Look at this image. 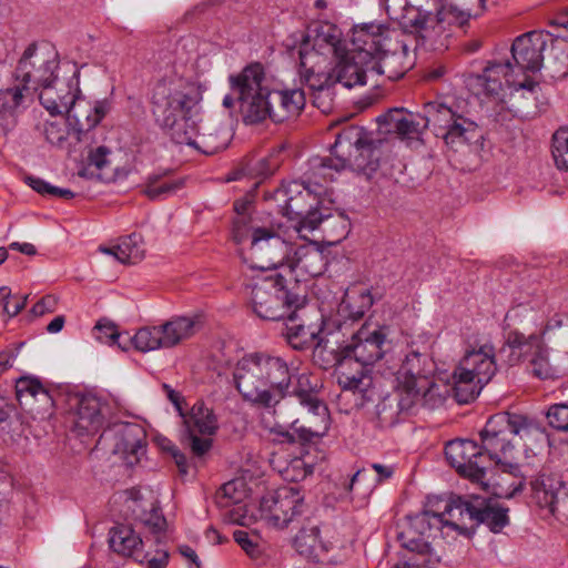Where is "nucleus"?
Returning a JSON list of instances; mask_svg holds the SVG:
<instances>
[{"label": "nucleus", "instance_id": "5fc2aeb1", "mask_svg": "<svg viewBox=\"0 0 568 568\" xmlns=\"http://www.w3.org/2000/svg\"><path fill=\"white\" fill-rule=\"evenodd\" d=\"M551 154L558 170L568 171V126L552 135Z\"/></svg>", "mask_w": 568, "mask_h": 568}, {"label": "nucleus", "instance_id": "f3484780", "mask_svg": "<svg viewBox=\"0 0 568 568\" xmlns=\"http://www.w3.org/2000/svg\"><path fill=\"white\" fill-rule=\"evenodd\" d=\"M445 455L449 464L463 477L480 485L484 489L489 487L487 474L489 466L485 453L471 439H454L446 444Z\"/></svg>", "mask_w": 568, "mask_h": 568}, {"label": "nucleus", "instance_id": "f704fd0d", "mask_svg": "<svg viewBox=\"0 0 568 568\" xmlns=\"http://www.w3.org/2000/svg\"><path fill=\"white\" fill-rule=\"evenodd\" d=\"M291 270L298 268L303 273L316 277L322 275L328 265V257L325 250L315 243H307L298 246L293 252V257L287 260Z\"/></svg>", "mask_w": 568, "mask_h": 568}, {"label": "nucleus", "instance_id": "774afa93", "mask_svg": "<svg viewBox=\"0 0 568 568\" xmlns=\"http://www.w3.org/2000/svg\"><path fill=\"white\" fill-rule=\"evenodd\" d=\"M14 407L8 403L4 402L2 397H0V427L3 430H12L17 432V428H12L11 425L13 420L11 419L12 414L14 413Z\"/></svg>", "mask_w": 568, "mask_h": 568}, {"label": "nucleus", "instance_id": "a211bd4d", "mask_svg": "<svg viewBox=\"0 0 568 568\" xmlns=\"http://www.w3.org/2000/svg\"><path fill=\"white\" fill-rule=\"evenodd\" d=\"M184 426V442L194 457L201 458L212 448L210 436L217 430V420L204 403H195L190 412L180 414Z\"/></svg>", "mask_w": 568, "mask_h": 568}, {"label": "nucleus", "instance_id": "aec40b11", "mask_svg": "<svg viewBox=\"0 0 568 568\" xmlns=\"http://www.w3.org/2000/svg\"><path fill=\"white\" fill-rule=\"evenodd\" d=\"M375 148V141L362 126L348 125L337 133L331 153L337 158L336 165L339 168L365 169L366 164L361 158H365V154L371 153Z\"/></svg>", "mask_w": 568, "mask_h": 568}, {"label": "nucleus", "instance_id": "6ab92c4d", "mask_svg": "<svg viewBox=\"0 0 568 568\" xmlns=\"http://www.w3.org/2000/svg\"><path fill=\"white\" fill-rule=\"evenodd\" d=\"M435 372V363L432 358L430 346L426 341H413L407 346V353L397 371L398 388L405 394L415 396L418 384H427Z\"/></svg>", "mask_w": 568, "mask_h": 568}, {"label": "nucleus", "instance_id": "ea45409f", "mask_svg": "<svg viewBox=\"0 0 568 568\" xmlns=\"http://www.w3.org/2000/svg\"><path fill=\"white\" fill-rule=\"evenodd\" d=\"M473 506H475V496L452 498L446 503L444 510L439 511L443 515L444 527H450L465 535L467 532L465 519L474 523Z\"/></svg>", "mask_w": 568, "mask_h": 568}, {"label": "nucleus", "instance_id": "58836bf2", "mask_svg": "<svg viewBox=\"0 0 568 568\" xmlns=\"http://www.w3.org/2000/svg\"><path fill=\"white\" fill-rule=\"evenodd\" d=\"M320 532L318 524L307 519L294 537L293 547L305 558L318 559L322 554L328 550Z\"/></svg>", "mask_w": 568, "mask_h": 568}, {"label": "nucleus", "instance_id": "423d86ee", "mask_svg": "<svg viewBox=\"0 0 568 568\" xmlns=\"http://www.w3.org/2000/svg\"><path fill=\"white\" fill-rule=\"evenodd\" d=\"M286 196L285 200V214L291 220H298L296 231L303 233L304 231L312 232L322 226L324 232L334 231L336 229L335 239L338 242L344 239L349 232V220L343 213L324 214L312 204H307L308 200H315V194H321L320 190L310 187L304 182L293 181L284 185L277 191Z\"/></svg>", "mask_w": 568, "mask_h": 568}, {"label": "nucleus", "instance_id": "ddd939ff", "mask_svg": "<svg viewBox=\"0 0 568 568\" xmlns=\"http://www.w3.org/2000/svg\"><path fill=\"white\" fill-rule=\"evenodd\" d=\"M443 527V515L437 510L427 509L408 517V527L399 534L398 538L402 546L412 554L405 556L408 558L409 565H432L435 562L428 538L434 529L440 530Z\"/></svg>", "mask_w": 568, "mask_h": 568}, {"label": "nucleus", "instance_id": "c9c22d12", "mask_svg": "<svg viewBox=\"0 0 568 568\" xmlns=\"http://www.w3.org/2000/svg\"><path fill=\"white\" fill-rule=\"evenodd\" d=\"M473 515L475 525H485L494 534L509 525L508 508L493 499L475 496Z\"/></svg>", "mask_w": 568, "mask_h": 568}, {"label": "nucleus", "instance_id": "864d4df0", "mask_svg": "<svg viewBox=\"0 0 568 568\" xmlns=\"http://www.w3.org/2000/svg\"><path fill=\"white\" fill-rule=\"evenodd\" d=\"M43 135L48 143L52 146L63 149L67 144L68 136L71 134L72 128L68 120L47 121L43 124Z\"/></svg>", "mask_w": 568, "mask_h": 568}, {"label": "nucleus", "instance_id": "8fccbe9b", "mask_svg": "<svg viewBox=\"0 0 568 568\" xmlns=\"http://www.w3.org/2000/svg\"><path fill=\"white\" fill-rule=\"evenodd\" d=\"M126 343L143 353L165 348L161 325L141 327L132 337L126 336Z\"/></svg>", "mask_w": 568, "mask_h": 568}, {"label": "nucleus", "instance_id": "680f3d73", "mask_svg": "<svg viewBox=\"0 0 568 568\" xmlns=\"http://www.w3.org/2000/svg\"><path fill=\"white\" fill-rule=\"evenodd\" d=\"M139 520L155 535V541L159 542V534L164 531L166 520L161 514V510L154 506L151 507L149 513H144L138 517Z\"/></svg>", "mask_w": 568, "mask_h": 568}, {"label": "nucleus", "instance_id": "603ef678", "mask_svg": "<svg viewBox=\"0 0 568 568\" xmlns=\"http://www.w3.org/2000/svg\"><path fill=\"white\" fill-rule=\"evenodd\" d=\"M527 363L530 373L540 379L554 378L558 374L557 369L549 362L548 348L545 343L535 353H531V357Z\"/></svg>", "mask_w": 568, "mask_h": 568}, {"label": "nucleus", "instance_id": "052dcab7", "mask_svg": "<svg viewBox=\"0 0 568 568\" xmlns=\"http://www.w3.org/2000/svg\"><path fill=\"white\" fill-rule=\"evenodd\" d=\"M280 417L283 418V419H286L290 423L292 432L285 430L282 427L273 428L271 432L274 435H276L275 440L278 442V443H286V444L300 443L302 445H305V444L314 443L317 439L322 438L327 433V430H328V428H327L323 434L317 435V436H312L308 439L304 440V439L301 438L300 432L296 430V428L293 426L292 419H288V418L283 417V416H280Z\"/></svg>", "mask_w": 568, "mask_h": 568}, {"label": "nucleus", "instance_id": "b1692460", "mask_svg": "<svg viewBox=\"0 0 568 568\" xmlns=\"http://www.w3.org/2000/svg\"><path fill=\"white\" fill-rule=\"evenodd\" d=\"M549 33L530 31L517 37L511 45V55L516 67L523 72H537L542 67V51Z\"/></svg>", "mask_w": 568, "mask_h": 568}, {"label": "nucleus", "instance_id": "13d9d810", "mask_svg": "<svg viewBox=\"0 0 568 568\" xmlns=\"http://www.w3.org/2000/svg\"><path fill=\"white\" fill-rule=\"evenodd\" d=\"M514 68L511 63L507 60L505 62H490L485 69L481 78L505 80V84L507 87L515 85L516 79L514 78Z\"/></svg>", "mask_w": 568, "mask_h": 568}, {"label": "nucleus", "instance_id": "bb28decb", "mask_svg": "<svg viewBox=\"0 0 568 568\" xmlns=\"http://www.w3.org/2000/svg\"><path fill=\"white\" fill-rule=\"evenodd\" d=\"M108 111L109 104L105 101H98L93 106L84 101L75 102L67 113V118L77 142H82Z\"/></svg>", "mask_w": 568, "mask_h": 568}, {"label": "nucleus", "instance_id": "de8ad7c7", "mask_svg": "<svg viewBox=\"0 0 568 568\" xmlns=\"http://www.w3.org/2000/svg\"><path fill=\"white\" fill-rule=\"evenodd\" d=\"M415 390H417L415 396H413V394H406L412 400V406L420 403L429 409H435L444 405L447 397L450 395L449 385L437 384L433 382L432 378H428L425 385L423 383L418 384Z\"/></svg>", "mask_w": 568, "mask_h": 568}, {"label": "nucleus", "instance_id": "0eeeda50", "mask_svg": "<svg viewBox=\"0 0 568 568\" xmlns=\"http://www.w3.org/2000/svg\"><path fill=\"white\" fill-rule=\"evenodd\" d=\"M338 332L322 337L313 351L314 361L324 369L335 367L337 383L344 390L359 393L362 404L372 400V366L358 363L338 352Z\"/></svg>", "mask_w": 568, "mask_h": 568}, {"label": "nucleus", "instance_id": "72a5a7b5", "mask_svg": "<svg viewBox=\"0 0 568 568\" xmlns=\"http://www.w3.org/2000/svg\"><path fill=\"white\" fill-rule=\"evenodd\" d=\"M110 548L122 556L131 557L136 562H142L144 556V541L130 525L120 524L110 529Z\"/></svg>", "mask_w": 568, "mask_h": 568}, {"label": "nucleus", "instance_id": "338daca9", "mask_svg": "<svg viewBox=\"0 0 568 568\" xmlns=\"http://www.w3.org/2000/svg\"><path fill=\"white\" fill-rule=\"evenodd\" d=\"M58 300L53 295H45L38 301L31 308V314L34 317L42 316L47 313H53L57 308Z\"/></svg>", "mask_w": 568, "mask_h": 568}, {"label": "nucleus", "instance_id": "4468645a", "mask_svg": "<svg viewBox=\"0 0 568 568\" xmlns=\"http://www.w3.org/2000/svg\"><path fill=\"white\" fill-rule=\"evenodd\" d=\"M298 54L301 82L312 91L313 104L323 113H329L334 106L335 83L326 72L327 58L316 50H301Z\"/></svg>", "mask_w": 568, "mask_h": 568}, {"label": "nucleus", "instance_id": "2eb2a0df", "mask_svg": "<svg viewBox=\"0 0 568 568\" xmlns=\"http://www.w3.org/2000/svg\"><path fill=\"white\" fill-rule=\"evenodd\" d=\"M247 253L239 250L241 258L250 262L252 268L272 270L290 260L292 246L271 229H254Z\"/></svg>", "mask_w": 568, "mask_h": 568}, {"label": "nucleus", "instance_id": "4d7b16f0", "mask_svg": "<svg viewBox=\"0 0 568 568\" xmlns=\"http://www.w3.org/2000/svg\"><path fill=\"white\" fill-rule=\"evenodd\" d=\"M412 6H415L429 17H434L437 26H440L447 20V16L452 11L443 4V0H410Z\"/></svg>", "mask_w": 568, "mask_h": 568}, {"label": "nucleus", "instance_id": "09e8293b", "mask_svg": "<svg viewBox=\"0 0 568 568\" xmlns=\"http://www.w3.org/2000/svg\"><path fill=\"white\" fill-rule=\"evenodd\" d=\"M453 378L454 385L449 386L450 394L459 404H468L473 402L485 386L483 384H477L476 378L474 379L469 375L460 374V369L457 367L453 373Z\"/></svg>", "mask_w": 568, "mask_h": 568}, {"label": "nucleus", "instance_id": "412c9836", "mask_svg": "<svg viewBox=\"0 0 568 568\" xmlns=\"http://www.w3.org/2000/svg\"><path fill=\"white\" fill-rule=\"evenodd\" d=\"M68 420L78 436L94 435L104 425L103 409L106 407L92 394H73L69 396Z\"/></svg>", "mask_w": 568, "mask_h": 568}, {"label": "nucleus", "instance_id": "c85d7f7f", "mask_svg": "<svg viewBox=\"0 0 568 568\" xmlns=\"http://www.w3.org/2000/svg\"><path fill=\"white\" fill-rule=\"evenodd\" d=\"M495 349L491 345H483L478 349L466 352L457 368L460 374L476 378L477 384L486 385L496 373Z\"/></svg>", "mask_w": 568, "mask_h": 568}, {"label": "nucleus", "instance_id": "4c0bfd02", "mask_svg": "<svg viewBox=\"0 0 568 568\" xmlns=\"http://www.w3.org/2000/svg\"><path fill=\"white\" fill-rule=\"evenodd\" d=\"M247 498L245 483L242 479H233L222 485L215 493L214 500L220 508L227 509L232 506L236 508L230 510L229 519L235 524L244 525V516L240 514V506Z\"/></svg>", "mask_w": 568, "mask_h": 568}, {"label": "nucleus", "instance_id": "4be33fe9", "mask_svg": "<svg viewBox=\"0 0 568 568\" xmlns=\"http://www.w3.org/2000/svg\"><path fill=\"white\" fill-rule=\"evenodd\" d=\"M532 498L552 515L568 511V483L558 473L542 469L531 481Z\"/></svg>", "mask_w": 568, "mask_h": 568}, {"label": "nucleus", "instance_id": "dca6fc26", "mask_svg": "<svg viewBox=\"0 0 568 568\" xmlns=\"http://www.w3.org/2000/svg\"><path fill=\"white\" fill-rule=\"evenodd\" d=\"M261 517L275 528H286L306 511L304 494L297 486H284L262 497Z\"/></svg>", "mask_w": 568, "mask_h": 568}, {"label": "nucleus", "instance_id": "a18cd8bd", "mask_svg": "<svg viewBox=\"0 0 568 568\" xmlns=\"http://www.w3.org/2000/svg\"><path fill=\"white\" fill-rule=\"evenodd\" d=\"M412 400L399 388L395 395L384 397L376 406L378 422L384 427H390L399 420V415L404 410L410 409Z\"/></svg>", "mask_w": 568, "mask_h": 568}, {"label": "nucleus", "instance_id": "69168bd1", "mask_svg": "<svg viewBox=\"0 0 568 568\" xmlns=\"http://www.w3.org/2000/svg\"><path fill=\"white\" fill-rule=\"evenodd\" d=\"M145 558L141 565H145L146 568H166L169 564V552L165 549H156L153 554L144 551Z\"/></svg>", "mask_w": 568, "mask_h": 568}, {"label": "nucleus", "instance_id": "5701e85b", "mask_svg": "<svg viewBox=\"0 0 568 568\" xmlns=\"http://www.w3.org/2000/svg\"><path fill=\"white\" fill-rule=\"evenodd\" d=\"M16 397L20 407L33 419H44L53 413V399L49 390L36 378H19L16 383Z\"/></svg>", "mask_w": 568, "mask_h": 568}, {"label": "nucleus", "instance_id": "0e129e2a", "mask_svg": "<svg viewBox=\"0 0 568 568\" xmlns=\"http://www.w3.org/2000/svg\"><path fill=\"white\" fill-rule=\"evenodd\" d=\"M234 540L241 548L253 559H258L262 555V547L257 542V538H253L245 530H235L233 532Z\"/></svg>", "mask_w": 568, "mask_h": 568}, {"label": "nucleus", "instance_id": "cd10ccee", "mask_svg": "<svg viewBox=\"0 0 568 568\" xmlns=\"http://www.w3.org/2000/svg\"><path fill=\"white\" fill-rule=\"evenodd\" d=\"M302 310L292 308L285 316V332L283 335L287 344L296 351H305L316 347L318 341L325 337L329 332L324 333L321 327L306 325L298 314Z\"/></svg>", "mask_w": 568, "mask_h": 568}, {"label": "nucleus", "instance_id": "a878e982", "mask_svg": "<svg viewBox=\"0 0 568 568\" xmlns=\"http://www.w3.org/2000/svg\"><path fill=\"white\" fill-rule=\"evenodd\" d=\"M79 72H74V78H78ZM39 93L40 103L47 109L50 114H67L71 106L75 103L80 89L78 87V79L73 83L60 81L55 75V80L51 84L40 88Z\"/></svg>", "mask_w": 568, "mask_h": 568}, {"label": "nucleus", "instance_id": "f8f14e48", "mask_svg": "<svg viewBox=\"0 0 568 568\" xmlns=\"http://www.w3.org/2000/svg\"><path fill=\"white\" fill-rule=\"evenodd\" d=\"M338 332V352L358 363L373 366L382 359L389 345V328L377 323L365 322L347 341Z\"/></svg>", "mask_w": 568, "mask_h": 568}, {"label": "nucleus", "instance_id": "f03ea898", "mask_svg": "<svg viewBox=\"0 0 568 568\" xmlns=\"http://www.w3.org/2000/svg\"><path fill=\"white\" fill-rule=\"evenodd\" d=\"M377 123L381 133L399 138H413L428 128L455 151L468 146L470 151L479 152L484 144L483 131L474 121L438 101L425 103L423 115L417 119L403 109H392L379 115Z\"/></svg>", "mask_w": 568, "mask_h": 568}, {"label": "nucleus", "instance_id": "9b49d317", "mask_svg": "<svg viewBox=\"0 0 568 568\" xmlns=\"http://www.w3.org/2000/svg\"><path fill=\"white\" fill-rule=\"evenodd\" d=\"M58 58V52L49 45L29 44L13 72L14 82L27 87L32 94L41 87L53 83L59 68Z\"/></svg>", "mask_w": 568, "mask_h": 568}, {"label": "nucleus", "instance_id": "7c9ffc66", "mask_svg": "<svg viewBox=\"0 0 568 568\" xmlns=\"http://www.w3.org/2000/svg\"><path fill=\"white\" fill-rule=\"evenodd\" d=\"M542 343L544 339L538 334L526 336L519 331H510L505 344L498 352V357L510 366L520 362H528L531 353H535Z\"/></svg>", "mask_w": 568, "mask_h": 568}, {"label": "nucleus", "instance_id": "1a4fd4ad", "mask_svg": "<svg viewBox=\"0 0 568 568\" xmlns=\"http://www.w3.org/2000/svg\"><path fill=\"white\" fill-rule=\"evenodd\" d=\"M231 90L237 94L240 113L246 124H256L270 115L268 88L261 63H251L229 78Z\"/></svg>", "mask_w": 568, "mask_h": 568}, {"label": "nucleus", "instance_id": "39448f33", "mask_svg": "<svg viewBox=\"0 0 568 568\" xmlns=\"http://www.w3.org/2000/svg\"><path fill=\"white\" fill-rule=\"evenodd\" d=\"M250 296L253 312L267 321L283 320L292 308L304 310L306 305L297 281L287 280L281 273L257 277L251 285Z\"/></svg>", "mask_w": 568, "mask_h": 568}, {"label": "nucleus", "instance_id": "e433bc0d", "mask_svg": "<svg viewBox=\"0 0 568 568\" xmlns=\"http://www.w3.org/2000/svg\"><path fill=\"white\" fill-rule=\"evenodd\" d=\"M120 440L116 448L124 455L128 465L138 464L145 454L146 434L139 424H124L119 430Z\"/></svg>", "mask_w": 568, "mask_h": 568}, {"label": "nucleus", "instance_id": "20e7f679", "mask_svg": "<svg viewBox=\"0 0 568 568\" xmlns=\"http://www.w3.org/2000/svg\"><path fill=\"white\" fill-rule=\"evenodd\" d=\"M540 433V428L528 417L519 414L499 413L487 420L480 432V448L485 453L487 464L499 467L503 471L516 475L519 470L515 458L514 436L521 439Z\"/></svg>", "mask_w": 568, "mask_h": 568}, {"label": "nucleus", "instance_id": "37998d69", "mask_svg": "<svg viewBox=\"0 0 568 568\" xmlns=\"http://www.w3.org/2000/svg\"><path fill=\"white\" fill-rule=\"evenodd\" d=\"M100 251L113 255L123 264L139 263L143 260L145 253L142 235L138 233L122 237L120 242L112 247L101 246Z\"/></svg>", "mask_w": 568, "mask_h": 568}, {"label": "nucleus", "instance_id": "6e6d98bb", "mask_svg": "<svg viewBox=\"0 0 568 568\" xmlns=\"http://www.w3.org/2000/svg\"><path fill=\"white\" fill-rule=\"evenodd\" d=\"M95 338L101 343L118 345L121 349L128 348L126 339L122 342V335L118 331V327L112 322H98L94 327Z\"/></svg>", "mask_w": 568, "mask_h": 568}, {"label": "nucleus", "instance_id": "3c124183", "mask_svg": "<svg viewBox=\"0 0 568 568\" xmlns=\"http://www.w3.org/2000/svg\"><path fill=\"white\" fill-rule=\"evenodd\" d=\"M183 181H162L159 174H152L146 178L143 193L152 201L165 199L182 189Z\"/></svg>", "mask_w": 568, "mask_h": 568}, {"label": "nucleus", "instance_id": "49530a36", "mask_svg": "<svg viewBox=\"0 0 568 568\" xmlns=\"http://www.w3.org/2000/svg\"><path fill=\"white\" fill-rule=\"evenodd\" d=\"M197 328V322L187 316H175L161 324L165 348H172L192 337Z\"/></svg>", "mask_w": 568, "mask_h": 568}, {"label": "nucleus", "instance_id": "a19ab883", "mask_svg": "<svg viewBox=\"0 0 568 568\" xmlns=\"http://www.w3.org/2000/svg\"><path fill=\"white\" fill-rule=\"evenodd\" d=\"M336 156H315L308 162V171L305 173V180L303 181L310 187L324 190V184L334 180L336 173L341 172L345 168L336 165Z\"/></svg>", "mask_w": 568, "mask_h": 568}, {"label": "nucleus", "instance_id": "393cba45", "mask_svg": "<svg viewBox=\"0 0 568 568\" xmlns=\"http://www.w3.org/2000/svg\"><path fill=\"white\" fill-rule=\"evenodd\" d=\"M186 141H176L178 144L192 146L204 154H215L229 144V134L225 130L212 124H202L197 116L186 129Z\"/></svg>", "mask_w": 568, "mask_h": 568}, {"label": "nucleus", "instance_id": "473e14b6", "mask_svg": "<svg viewBox=\"0 0 568 568\" xmlns=\"http://www.w3.org/2000/svg\"><path fill=\"white\" fill-rule=\"evenodd\" d=\"M402 13L394 18L398 20L404 32L417 33L424 40H428L439 34L442 27L436 24L434 17L422 12L419 8L412 6L410 0L405 1L402 6Z\"/></svg>", "mask_w": 568, "mask_h": 568}, {"label": "nucleus", "instance_id": "f257e3e1", "mask_svg": "<svg viewBox=\"0 0 568 568\" xmlns=\"http://www.w3.org/2000/svg\"><path fill=\"white\" fill-rule=\"evenodd\" d=\"M235 388L242 398L274 416L292 419L302 439L323 434L329 427V412L318 396V385L307 373L294 376L287 361L267 351L244 354L233 369Z\"/></svg>", "mask_w": 568, "mask_h": 568}, {"label": "nucleus", "instance_id": "c03bdc74", "mask_svg": "<svg viewBox=\"0 0 568 568\" xmlns=\"http://www.w3.org/2000/svg\"><path fill=\"white\" fill-rule=\"evenodd\" d=\"M345 49L346 45L342 40L341 30L332 23H325L316 30L313 48L308 49L307 43H304L300 51L316 50L326 58V53H332L335 57H338L345 51Z\"/></svg>", "mask_w": 568, "mask_h": 568}, {"label": "nucleus", "instance_id": "2f4dec72", "mask_svg": "<svg viewBox=\"0 0 568 568\" xmlns=\"http://www.w3.org/2000/svg\"><path fill=\"white\" fill-rule=\"evenodd\" d=\"M27 87L14 82L12 87L0 90V126L9 132L17 123L18 113L32 100Z\"/></svg>", "mask_w": 568, "mask_h": 568}, {"label": "nucleus", "instance_id": "bf43d9fd", "mask_svg": "<svg viewBox=\"0 0 568 568\" xmlns=\"http://www.w3.org/2000/svg\"><path fill=\"white\" fill-rule=\"evenodd\" d=\"M254 229H260L252 224V220L247 214H241L233 220L232 239L237 244H243L246 240L252 241Z\"/></svg>", "mask_w": 568, "mask_h": 568}, {"label": "nucleus", "instance_id": "e2e57ef3", "mask_svg": "<svg viewBox=\"0 0 568 568\" xmlns=\"http://www.w3.org/2000/svg\"><path fill=\"white\" fill-rule=\"evenodd\" d=\"M547 419L551 427L568 432V403L551 405L547 412Z\"/></svg>", "mask_w": 568, "mask_h": 568}, {"label": "nucleus", "instance_id": "6e6552de", "mask_svg": "<svg viewBox=\"0 0 568 568\" xmlns=\"http://www.w3.org/2000/svg\"><path fill=\"white\" fill-rule=\"evenodd\" d=\"M364 28L374 36L371 53V75H386L390 80L400 79L409 68L408 47L400 39L402 32L381 23H365Z\"/></svg>", "mask_w": 568, "mask_h": 568}, {"label": "nucleus", "instance_id": "7ed1b4c3", "mask_svg": "<svg viewBox=\"0 0 568 568\" xmlns=\"http://www.w3.org/2000/svg\"><path fill=\"white\" fill-rule=\"evenodd\" d=\"M202 100L201 85L189 79L165 78L156 82L151 95L155 123L173 142L186 141V129L199 116L196 106Z\"/></svg>", "mask_w": 568, "mask_h": 568}, {"label": "nucleus", "instance_id": "c756f323", "mask_svg": "<svg viewBox=\"0 0 568 568\" xmlns=\"http://www.w3.org/2000/svg\"><path fill=\"white\" fill-rule=\"evenodd\" d=\"M270 115L274 122H283L301 113L305 106V93L302 89H268Z\"/></svg>", "mask_w": 568, "mask_h": 568}, {"label": "nucleus", "instance_id": "79ce46f5", "mask_svg": "<svg viewBox=\"0 0 568 568\" xmlns=\"http://www.w3.org/2000/svg\"><path fill=\"white\" fill-rule=\"evenodd\" d=\"M374 298L368 288L353 287L346 291L338 313L345 318L357 321L373 306Z\"/></svg>", "mask_w": 568, "mask_h": 568}, {"label": "nucleus", "instance_id": "9d476101", "mask_svg": "<svg viewBox=\"0 0 568 568\" xmlns=\"http://www.w3.org/2000/svg\"><path fill=\"white\" fill-rule=\"evenodd\" d=\"M373 44L374 36L365 30L364 24L355 27L352 33V49H345L336 57L338 60L335 67L331 70L326 69L333 82L341 83L345 88L364 85L366 78L371 74L368 67L372 51H368V48Z\"/></svg>", "mask_w": 568, "mask_h": 568}]
</instances>
